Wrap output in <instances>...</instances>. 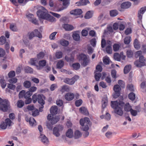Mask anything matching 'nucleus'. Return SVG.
I'll list each match as a JSON object with an SVG mask.
<instances>
[{"instance_id":"obj_1","label":"nucleus","mask_w":146,"mask_h":146,"mask_svg":"<svg viewBox=\"0 0 146 146\" xmlns=\"http://www.w3.org/2000/svg\"><path fill=\"white\" fill-rule=\"evenodd\" d=\"M38 8L39 10L37 12V15L39 18L51 22L56 21L55 18L48 14L47 11L44 8L40 6H38Z\"/></svg>"},{"instance_id":"obj_2","label":"nucleus","mask_w":146,"mask_h":146,"mask_svg":"<svg viewBox=\"0 0 146 146\" xmlns=\"http://www.w3.org/2000/svg\"><path fill=\"white\" fill-rule=\"evenodd\" d=\"M90 122L89 118L86 117L81 119L80 121V124L82 126V129L85 131L83 135L85 137H88L89 134L88 130L89 129L88 125Z\"/></svg>"},{"instance_id":"obj_3","label":"nucleus","mask_w":146,"mask_h":146,"mask_svg":"<svg viewBox=\"0 0 146 146\" xmlns=\"http://www.w3.org/2000/svg\"><path fill=\"white\" fill-rule=\"evenodd\" d=\"M111 42L110 40H107L106 42L104 39H102L101 41V46L102 48L106 47V50L108 54H111L112 52V48L111 47Z\"/></svg>"},{"instance_id":"obj_4","label":"nucleus","mask_w":146,"mask_h":146,"mask_svg":"<svg viewBox=\"0 0 146 146\" xmlns=\"http://www.w3.org/2000/svg\"><path fill=\"white\" fill-rule=\"evenodd\" d=\"M10 106V103L7 100H2L0 98V110L6 111Z\"/></svg>"},{"instance_id":"obj_5","label":"nucleus","mask_w":146,"mask_h":146,"mask_svg":"<svg viewBox=\"0 0 146 146\" xmlns=\"http://www.w3.org/2000/svg\"><path fill=\"white\" fill-rule=\"evenodd\" d=\"M78 59L79 61H81L82 65L84 66L87 65L90 62L88 56L83 54L79 55Z\"/></svg>"},{"instance_id":"obj_6","label":"nucleus","mask_w":146,"mask_h":146,"mask_svg":"<svg viewBox=\"0 0 146 146\" xmlns=\"http://www.w3.org/2000/svg\"><path fill=\"white\" fill-rule=\"evenodd\" d=\"M139 60V61L137 60L134 62V64L136 66L141 67L145 65L146 59L143 56L140 57Z\"/></svg>"},{"instance_id":"obj_7","label":"nucleus","mask_w":146,"mask_h":146,"mask_svg":"<svg viewBox=\"0 0 146 146\" xmlns=\"http://www.w3.org/2000/svg\"><path fill=\"white\" fill-rule=\"evenodd\" d=\"M79 78L78 76L75 75L71 78H65L63 80V82L66 84L70 85H72L79 79Z\"/></svg>"},{"instance_id":"obj_8","label":"nucleus","mask_w":146,"mask_h":146,"mask_svg":"<svg viewBox=\"0 0 146 146\" xmlns=\"http://www.w3.org/2000/svg\"><path fill=\"white\" fill-rule=\"evenodd\" d=\"M63 129V126L59 125L54 128L52 131L53 134L56 137H58L60 135V133Z\"/></svg>"},{"instance_id":"obj_9","label":"nucleus","mask_w":146,"mask_h":146,"mask_svg":"<svg viewBox=\"0 0 146 146\" xmlns=\"http://www.w3.org/2000/svg\"><path fill=\"white\" fill-rule=\"evenodd\" d=\"M47 119L50 121L52 124L54 125L59 120V117L58 116L49 114L47 116Z\"/></svg>"},{"instance_id":"obj_10","label":"nucleus","mask_w":146,"mask_h":146,"mask_svg":"<svg viewBox=\"0 0 146 146\" xmlns=\"http://www.w3.org/2000/svg\"><path fill=\"white\" fill-rule=\"evenodd\" d=\"M111 107L115 110L119 107H122L124 105V103L121 102H118L117 101H111Z\"/></svg>"},{"instance_id":"obj_11","label":"nucleus","mask_w":146,"mask_h":146,"mask_svg":"<svg viewBox=\"0 0 146 146\" xmlns=\"http://www.w3.org/2000/svg\"><path fill=\"white\" fill-rule=\"evenodd\" d=\"M40 138L41 141L44 145H47L49 144V141L48 139L43 134L40 135Z\"/></svg>"},{"instance_id":"obj_12","label":"nucleus","mask_w":146,"mask_h":146,"mask_svg":"<svg viewBox=\"0 0 146 146\" xmlns=\"http://www.w3.org/2000/svg\"><path fill=\"white\" fill-rule=\"evenodd\" d=\"M82 13L80 9H77L71 11L70 13L72 15H81Z\"/></svg>"},{"instance_id":"obj_13","label":"nucleus","mask_w":146,"mask_h":146,"mask_svg":"<svg viewBox=\"0 0 146 146\" xmlns=\"http://www.w3.org/2000/svg\"><path fill=\"white\" fill-rule=\"evenodd\" d=\"M62 1L63 2V6L58 9V11H60L66 9L70 3L69 0H64Z\"/></svg>"},{"instance_id":"obj_14","label":"nucleus","mask_w":146,"mask_h":146,"mask_svg":"<svg viewBox=\"0 0 146 146\" xmlns=\"http://www.w3.org/2000/svg\"><path fill=\"white\" fill-rule=\"evenodd\" d=\"M65 99L68 101H70L73 99L74 95L72 93H68L66 94L64 96Z\"/></svg>"},{"instance_id":"obj_15","label":"nucleus","mask_w":146,"mask_h":146,"mask_svg":"<svg viewBox=\"0 0 146 146\" xmlns=\"http://www.w3.org/2000/svg\"><path fill=\"white\" fill-rule=\"evenodd\" d=\"M131 5V3L127 1L122 3L121 5V7L123 9H127L129 8Z\"/></svg>"},{"instance_id":"obj_16","label":"nucleus","mask_w":146,"mask_h":146,"mask_svg":"<svg viewBox=\"0 0 146 146\" xmlns=\"http://www.w3.org/2000/svg\"><path fill=\"white\" fill-rule=\"evenodd\" d=\"M146 10V7L141 8L138 12V17L139 19L141 20L142 18V15L145 12Z\"/></svg>"},{"instance_id":"obj_17","label":"nucleus","mask_w":146,"mask_h":146,"mask_svg":"<svg viewBox=\"0 0 146 146\" xmlns=\"http://www.w3.org/2000/svg\"><path fill=\"white\" fill-rule=\"evenodd\" d=\"M46 61L44 60L40 61L38 62L39 66H36L37 69L38 70H40L41 68V67H43L46 65Z\"/></svg>"},{"instance_id":"obj_18","label":"nucleus","mask_w":146,"mask_h":146,"mask_svg":"<svg viewBox=\"0 0 146 146\" xmlns=\"http://www.w3.org/2000/svg\"><path fill=\"white\" fill-rule=\"evenodd\" d=\"M63 27L65 30L67 31H71L74 29V27L72 25L68 24H64Z\"/></svg>"},{"instance_id":"obj_19","label":"nucleus","mask_w":146,"mask_h":146,"mask_svg":"<svg viewBox=\"0 0 146 146\" xmlns=\"http://www.w3.org/2000/svg\"><path fill=\"white\" fill-rule=\"evenodd\" d=\"M122 107H119L115 110V113L120 116H121L123 113Z\"/></svg>"},{"instance_id":"obj_20","label":"nucleus","mask_w":146,"mask_h":146,"mask_svg":"<svg viewBox=\"0 0 146 146\" xmlns=\"http://www.w3.org/2000/svg\"><path fill=\"white\" fill-rule=\"evenodd\" d=\"M58 108L56 106H52L50 109V112L51 114L52 115H55L57 113Z\"/></svg>"},{"instance_id":"obj_21","label":"nucleus","mask_w":146,"mask_h":146,"mask_svg":"<svg viewBox=\"0 0 146 146\" xmlns=\"http://www.w3.org/2000/svg\"><path fill=\"white\" fill-rule=\"evenodd\" d=\"M43 96L42 95H38L37 96V101L41 105L44 104V101L43 99Z\"/></svg>"},{"instance_id":"obj_22","label":"nucleus","mask_w":146,"mask_h":146,"mask_svg":"<svg viewBox=\"0 0 146 146\" xmlns=\"http://www.w3.org/2000/svg\"><path fill=\"white\" fill-rule=\"evenodd\" d=\"M7 125L8 129H10L11 126H12L13 124V122L11 120L8 118L6 119L5 120Z\"/></svg>"},{"instance_id":"obj_23","label":"nucleus","mask_w":146,"mask_h":146,"mask_svg":"<svg viewBox=\"0 0 146 146\" xmlns=\"http://www.w3.org/2000/svg\"><path fill=\"white\" fill-rule=\"evenodd\" d=\"M66 136L69 138H72L73 136L72 130L71 129H68L66 133Z\"/></svg>"},{"instance_id":"obj_24","label":"nucleus","mask_w":146,"mask_h":146,"mask_svg":"<svg viewBox=\"0 0 146 146\" xmlns=\"http://www.w3.org/2000/svg\"><path fill=\"white\" fill-rule=\"evenodd\" d=\"M29 122L30 125L32 127H34L36 125V121L33 117H30L29 119Z\"/></svg>"},{"instance_id":"obj_25","label":"nucleus","mask_w":146,"mask_h":146,"mask_svg":"<svg viewBox=\"0 0 146 146\" xmlns=\"http://www.w3.org/2000/svg\"><path fill=\"white\" fill-rule=\"evenodd\" d=\"M131 65H126L124 69V72L125 74L128 73L130 70L131 69Z\"/></svg>"},{"instance_id":"obj_26","label":"nucleus","mask_w":146,"mask_h":146,"mask_svg":"<svg viewBox=\"0 0 146 146\" xmlns=\"http://www.w3.org/2000/svg\"><path fill=\"white\" fill-rule=\"evenodd\" d=\"M70 90V88L68 86L64 85L62 87L61 91L62 92H69Z\"/></svg>"},{"instance_id":"obj_27","label":"nucleus","mask_w":146,"mask_h":146,"mask_svg":"<svg viewBox=\"0 0 146 146\" xmlns=\"http://www.w3.org/2000/svg\"><path fill=\"white\" fill-rule=\"evenodd\" d=\"M93 12L92 11H89L86 13L84 18L86 19H89L92 16Z\"/></svg>"},{"instance_id":"obj_28","label":"nucleus","mask_w":146,"mask_h":146,"mask_svg":"<svg viewBox=\"0 0 146 146\" xmlns=\"http://www.w3.org/2000/svg\"><path fill=\"white\" fill-rule=\"evenodd\" d=\"M59 42L62 45L65 46H67L69 44L68 41L64 39L61 40Z\"/></svg>"},{"instance_id":"obj_29","label":"nucleus","mask_w":146,"mask_h":146,"mask_svg":"<svg viewBox=\"0 0 146 146\" xmlns=\"http://www.w3.org/2000/svg\"><path fill=\"white\" fill-rule=\"evenodd\" d=\"M72 37L76 41H78L80 40L79 35L77 32H75L73 34Z\"/></svg>"},{"instance_id":"obj_30","label":"nucleus","mask_w":146,"mask_h":146,"mask_svg":"<svg viewBox=\"0 0 146 146\" xmlns=\"http://www.w3.org/2000/svg\"><path fill=\"white\" fill-rule=\"evenodd\" d=\"M64 64V61L62 60H60L57 62L56 67L58 68H61L63 66Z\"/></svg>"},{"instance_id":"obj_31","label":"nucleus","mask_w":146,"mask_h":146,"mask_svg":"<svg viewBox=\"0 0 146 146\" xmlns=\"http://www.w3.org/2000/svg\"><path fill=\"white\" fill-rule=\"evenodd\" d=\"M134 46L135 48L137 50L139 49L140 48V45L139 42L137 39H135L134 42Z\"/></svg>"},{"instance_id":"obj_32","label":"nucleus","mask_w":146,"mask_h":146,"mask_svg":"<svg viewBox=\"0 0 146 146\" xmlns=\"http://www.w3.org/2000/svg\"><path fill=\"white\" fill-rule=\"evenodd\" d=\"M82 134L79 130L76 131L74 134V137L75 139H78L81 137Z\"/></svg>"},{"instance_id":"obj_33","label":"nucleus","mask_w":146,"mask_h":146,"mask_svg":"<svg viewBox=\"0 0 146 146\" xmlns=\"http://www.w3.org/2000/svg\"><path fill=\"white\" fill-rule=\"evenodd\" d=\"M89 3L88 0H80L79 2V4L78 5H86L87 4Z\"/></svg>"},{"instance_id":"obj_34","label":"nucleus","mask_w":146,"mask_h":146,"mask_svg":"<svg viewBox=\"0 0 146 146\" xmlns=\"http://www.w3.org/2000/svg\"><path fill=\"white\" fill-rule=\"evenodd\" d=\"M80 111L81 113L84 115H87L88 114L87 109L84 107H82L80 108Z\"/></svg>"},{"instance_id":"obj_35","label":"nucleus","mask_w":146,"mask_h":146,"mask_svg":"<svg viewBox=\"0 0 146 146\" xmlns=\"http://www.w3.org/2000/svg\"><path fill=\"white\" fill-rule=\"evenodd\" d=\"M35 36L38 37L39 38H41L42 37L41 34L37 29H35L33 31Z\"/></svg>"},{"instance_id":"obj_36","label":"nucleus","mask_w":146,"mask_h":146,"mask_svg":"<svg viewBox=\"0 0 146 146\" xmlns=\"http://www.w3.org/2000/svg\"><path fill=\"white\" fill-rule=\"evenodd\" d=\"M31 85V82L30 81L27 80L24 81L23 83V86L24 87L26 88H30Z\"/></svg>"},{"instance_id":"obj_37","label":"nucleus","mask_w":146,"mask_h":146,"mask_svg":"<svg viewBox=\"0 0 146 146\" xmlns=\"http://www.w3.org/2000/svg\"><path fill=\"white\" fill-rule=\"evenodd\" d=\"M113 90L115 92H120L121 88L119 85L117 84L114 86Z\"/></svg>"},{"instance_id":"obj_38","label":"nucleus","mask_w":146,"mask_h":146,"mask_svg":"<svg viewBox=\"0 0 146 146\" xmlns=\"http://www.w3.org/2000/svg\"><path fill=\"white\" fill-rule=\"evenodd\" d=\"M126 55L127 57L131 58L133 56V52L131 50H128L126 52Z\"/></svg>"},{"instance_id":"obj_39","label":"nucleus","mask_w":146,"mask_h":146,"mask_svg":"<svg viewBox=\"0 0 146 146\" xmlns=\"http://www.w3.org/2000/svg\"><path fill=\"white\" fill-rule=\"evenodd\" d=\"M118 14V11L115 10H113L110 11V15L111 17H115Z\"/></svg>"},{"instance_id":"obj_40","label":"nucleus","mask_w":146,"mask_h":146,"mask_svg":"<svg viewBox=\"0 0 146 146\" xmlns=\"http://www.w3.org/2000/svg\"><path fill=\"white\" fill-rule=\"evenodd\" d=\"M0 84L1 87L4 88L6 86V83L5 80L3 79H1L0 80Z\"/></svg>"},{"instance_id":"obj_41","label":"nucleus","mask_w":146,"mask_h":146,"mask_svg":"<svg viewBox=\"0 0 146 146\" xmlns=\"http://www.w3.org/2000/svg\"><path fill=\"white\" fill-rule=\"evenodd\" d=\"M131 109V107L130 106L129 104L128 103H126L124 106V110L125 111H130Z\"/></svg>"},{"instance_id":"obj_42","label":"nucleus","mask_w":146,"mask_h":146,"mask_svg":"<svg viewBox=\"0 0 146 146\" xmlns=\"http://www.w3.org/2000/svg\"><path fill=\"white\" fill-rule=\"evenodd\" d=\"M131 40V37L129 36H127L124 39V42L125 44H128L129 43Z\"/></svg>"},{"instance_id":"obj_43","label":"nucleus","mask_w":146,"mask_h":146,"mask_svg":"<svg viewBox=\"0 0 146 146\" xmlns=\"http://www.w3.org/2000/svg\"><path fill=\"white\" fill-rule=\"evenodd\" d=\"M108 100L106 98L103 99L102 102V107L103 109L105 108L107 104Z\"/></svg>"},{"instance_id":"obj_44","label":"nucleus","mask_w":146,"mask_h":146,"mask_svg":"<svg viewBox=\"0 0 146 146\" xmlns=\"http://www.w3.org/2000/svg\"><path fill=\"white\" fill-rule=\"evenodd\" d=\"M6 123L5 121H4L2 122L0 125V128L3 129H6L8 127L7 125H6Z\"/></svg>"},{"instance_id":"obj_45","label":"nucleus","mask_w":146,"mask_h":146,"mask_svg":"<svg viewBox=\"0 0 146 146\" xmlns=\"http://www.w3.org/2000/svg\"><path fill=\"white\" fill-rule=\"evenodd\" d=\"M63 53L61 51H58L56 52L55 54V56L57 59H60L62 58V56Z\"/></svg>"},{"instance_id":"obj_46","label":"nucleus","mask_w":146,"mask_h":146,"mask_svg":"<svg viewBox=\"0 0 146 146\" xmlns=\"http://www.w3.org/2000/svg\"><path fill=\"white\" fill-rule=\"evenodd\" d=\"M25 72L27 73H32L33 72V69L29 66L26 67L25 68Z\"/></svg>"},{"instance_id":"obj_47","label":"nucleus","mask_w":146,"mask_h":146,"mask_svg":"<svg viewBox=\"0 0 146 146\" xmlns=\"http://www.w3.org/2000/svg\"><path fill=\"white\" fill-rule=\"evenodd\" d=\"M10 29L13 31H17V29L15 25L13 24H11L10 26Z\"/></svg>"},{"instance_id":"obj_48","label":"nucleus","mask_w":146,"mask_h":146,"mask_svg":"<svg viewBox=\"0 0 146 146\" xmlns=\"http://www.w3.org/2000/svg\"><path fill=\"white\" fill-rule=\"evenodd\" d=\"M120 45L117 44H115L113 45V49L114 51H117L120 48Z\"/></svg>"},{"instance_id":"obj_49","label":"nucleus","mask_w":146,"mask_h":146,"mask_svg":"<svg viewBox=\"0 0 146 146\" xmlns=\"http://www.w3.org/2000/svg\"><path fill=\"white\" fill-rule=\"evenodd\" d=\"M129 98L131 100H133L135 98V94L133 92H131L128 95Z\"/></svg>"},{"instance_id":"obj_50","label":"nucleus","mask_w":146,"mask_h":146,"mask_svg":"<svg viewBox=\"0 0 146 146\" xmlns=\"http://www.w3.org/2000/svg\"><path fill=\"white\" fill-rule=\"evenodd\" d=\"M80 65L78 63H76L73 64H72V67L75 70H78L79 69L80 67Z\"/></svg>"},{"instance_id":"obj_51","label":"nucleus","mask_w":146,"mask_h":146,"mask_svg":"<svg viewBox=\"0 0 146 146\" xmlns=\"http://www.w3.org/2000/svg\"><path fill=\"white\" fill-rule=\"evenodd\" d=\"M106 17V15L103 14H101L98 18L99 21L101 22L104 20Z\"/></svg>"},{"instance_id":"obj_52","label":"nucleus","mask_w":146,"mask_h":146,"mask_svg":"<svg viewBox=\"0 0 146 146\" xmlns=\"http://www.w3.org/2000/svg\"><path fill=\"white\" fill-rule=\"evenodd\" d=\"M89 28H86L85 29H84L82 31V36H86L88 34V30H89Z\"/></svg>"},{"instance_id":"obj_53","label":"nucleus","mask_w":146,"mask_h":146,"mask_svg":"<svg viewBox=\"0 0 146 146\" xmlns=\"http://www.w3.org/2000/svg\"><path fill=\"white\" fill-rule=\"evenodd\" d=\"M37 62L36 58H32L31 59L29 63L32 65H36Z\"/></svg>"},{"instance_id":"obj_54","label":"nucleus","mask_w":146,"mask_h":146,"mask_svg":"<svg viewBox=\"0 0 146 146\" xmlns=\"http://www.w3.org/2000/svg\"><path fill=\"white\" fill-rule=\"evenodd\" d=\"M17 107L19 108H22L24 104V102L21 100H18L17 103Z\"/></svg>"},{"instance_id":"obj_55","label":"nucleus","mask_w":146,"mask_h":146,"mask_svg":"<svg viewBox=\"0 0 146 146\" xmlns=\"http://www.w3.org/2000/svg\"><path fill=\"white\" fill-rule=\"evenodd\" d=\"M113 58L114 59L117 61H120V55L119 54L117 53H115L114 54Z\"/></svg>"},{"instance_id":"obj_56","label":"nucleus","mask_w":146,"mask_h":146,"mask_svg":"<svg viewBox=\"0 0 146 146\" xmlns=\"http://www.w3.org/2000/svg\"><path fill=\"white\" fill-rule=\"evenodd\" d=\"M110 59L108 57H106L103 58V62L105 64H108L110 62Z\"/></svg>"},{"instance_id":"obj_57","label":"nucleus","mask_w":146,"mask_h":146,"mask_svg":"<svg viewBox=\"0 0 146 146\" xmlns=\"http://www.w3.org/2000/svg\"><path fill=\"white\" fill-rule=\"evenodd\" d=\"M101 76V74L100 73L95 72V77L96 80L97 81H99L100 78Z\"/></svg>"},{"instance_id":"obj_58","label":"nucleus","mask_w":146,"mask_h":146,"mask_svg":"<svg viewBox=\"0 0 146 146\" xmlns=\"http://www.w3.org/2000/svg\"><path fill=\"white\" fill-rule=\"evenodd\" d=\"M17 79L16 78H13L9 80V82L12 84H15L16 83L17 81Z\"/></svg>"},{"instance_id":"obj_59","label":"nucleus","mask_w":146,"mask_h":146,"mask_svg":"<svg viewBox=\"0 0 146 146\" xmlns=\"http://www.w3.org/2000/svg\"><path fill=\"white\" fill-rule=\"evenodd\" d=\"M6 42V38L4 36H2L0 38V44L2 45L4 44Z\"/></svg>"},{"instance_id":"obj_60","label":"nucleus","mask_w":146,"mask_h":146,"mask_svg":"<svg viewBox=\"0 0 146 146\" xmlns=\"http://www.w3.org/2000/svg\"><path fill=\"white\" fill-rule=\"evenodd\" d=\"M61 72L66 74H70L72 73V72L69 70H66L65 69H62L61 70Z\"/></svg>"},{"instance_id":"obj_61","label":"nucleus","mask_w":146,"mask_h":146,"mask_svg":"<svg viewBox=\"0 0 146 146\" xmlns=\"http://www.w3.org/2000/svg\"><path fill=\"white\" fill-rule=\"evenodd\" d=\"M15 75V72L14 71H10L8 74L9 78H11L14 77Z\"/></svg>"},{"instance_id":"obj_62","label":"nucleus","mask_w":146,"mask_h":146,"mask_svg":"<svg viewBox=\"0 0 146 146\" xmlns=\"http://www.w3.org/2000/svg\"><path fill=\"white\" fill-rule=\"evenodd\" d=\"M142 52L141 51H139L136 52L135 54V57L136 58H137L139 57V58L141 56H143L142 55Z\"/></svg>"},{"instance_id":"obj_63","label":"nucleus","mask_w":146,"mask_h":146,"mask_svg":"<svg viewBox=\"0 0 146 146\" xmlns=\"http://www.w3.org/2000/svg\"><path fill=\"white\" fill-rule=\"evenodd\" d=\"M32 94V93L30 92L29 91H28L26 93H25V95H24V98H30Z\"/></svg>"},{"instance_id":"obj_64","label":"nucleus","mask_w":146,"mask_h":146,"mask_svg":"<svg viewBox=\"0 0 146 146\" xmlns=\"http://www.w3.org/2000/svg\"><path fill=\"white\" fill-rule=\"evenodd\" d=\"M118 82L120 87L122 88H124L125 86V83L123 81L121 80H119L118 81Z\"/></svg>"}]
</instances>
